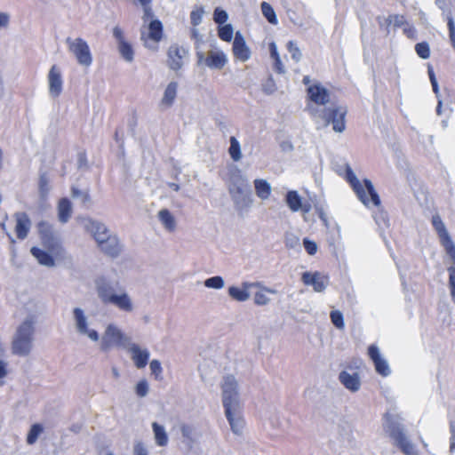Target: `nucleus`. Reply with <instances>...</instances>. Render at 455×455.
<instances>
[{
    "label": "nucleus",
    "mask_w": 455,
    "mask_h": 455,
    "mask_svg": "<svg viewBox=\"0 0 455 455\" xmlns=\"http://www.w3.org/2000/svg\"><path fill=\"white\" fill-rule=\"evenodd\" d=\"M114 139L116 143L119 144L120 148L124 147V134H123V129L121 127H118L116 129Z\"/></svg>",
    "instance_id": "nucleus-62"
},
{
    "label": "nucleus",
    "mask_w": 455,
    "mask_h": 455,
    "mask_svg": "<svg viewBox=\"0 0 455 455\" xmlns=\"http://www.w3.org/2000/svg\"><path fill=\"white\" fill-rule=\"evenodd\" d=\"M251 184L249 183L246 177L242 175L240 171H237L231 174L228 184V193L242 190L247 188H250Z\"/></svg>",
    "instance_id": "nucleus-29"
},
{
    "label": "nucleus",
    "mask_w": 455,
    "mask_h": 455,
    "mask_svg": "<svg viewBox=\"0 0 455 455\" xmlns=\"http://www.w3.org/2000/svg\"><path fill=\"white\" fill-rule=\"evenodd\" d=\"M329 284L328 277L315 272V291H323Z\"/></svg>",
    "instance_id": "nucleus-43"
},
{
    "label": "nucleus",
    "mask_w": 455,
    "mask_h": 455,
    "mask_svg": "<svg viewBox=\"0 0 455 455\" xmlns=\"http://www.w3.org/2000/svg\"><path fill=\"white\" fill-rule=\"evenodd\" d=\"M131 339L127 337L116 325L110 323L107 326L101 338L100 349L108 351L112 347H127Z\"/></svg>",
    "instance_id": "nucleus-8"
},
{
    "label": "nucleus",
    "mask_w": 455,
    "mask_h": 455,
    "mask_svg": "<svg viewBox=\"0 0 455 455\" xmlns=\"http://www.w3.org/2000/svg\"><path fill=\"white\" fill-rule=\"evenodd\" d=\"M132 355V360L138 369L146 367L148 363L150 353L147 348L141 349L139 345L130 342L127 347Z\"/></svg>",
    "instance_id": "nucleus-20"
},
{
    "label": "nucleus",
    "mask_w": 455,
    "mask_h": 455,
    "mask_svg": "<svg viewBox=\"0 0 455 455\" xmlns=\"http://www.w3.org/2000/svg\"><path fill=\"white\" fill-rule=\"evenodd\" d=\"M152 429L156 444L161 447L166 446L169 439L164 427L157 422H153Z\"/></svg>",
    "instance_id": "nucleus-32"
},
{
    "label": "nucleus",
    "mask_w": 455,
    "mask_h": 455,
    "mask_svg": "<svg viewBox=\"0 0 455 455\" xmlns=\"http://www.w3.org/2000/svg\"><path fill=\"white\" fill-rule=\"evenodd\" d=\"M16 220L15 232L20 240H24L28 237L31 228V220L26 212H19L14 214Z\"/></svg>",
    "instance_id": "nucleus-22"
},
{
    "label": "nucleus",
    "mask_w": 455,
    "mask_h": 455,
    "mask_svg": "<svg viewBox=\"0 0 455 455\" xmlns=\"http://www.w3.org/2000/svg\"><path fill=\"white\" fill-rule=\"evenodd\" d=\"M274 69L278 74H284L285 73L284 66L282 63V60H281L280 57L274 60Z\"/></svg>",
    "instance_id": "nucleus-64"
},
{
    "label": "nucleus",
    "mask_w": 455,
    "mask_h": 455,
    "mask_svg": "<svg viewBox=\"0 0 455 455\" xmlns=\"http://www.w3.org/2000/svg\"><path fill=\"white\" fill-rule=\"evenodd\" d=\"M373 218L375 220L376 224L379 228H387L389 225V220L385 212L381 210H378L377 212L374 213Z\"/></svg>",
    "instance_id": "nucleus-44"
},
{
    "label": "nucleus",
    "mask_w": 455,
    "mask_h": 455,
    "mask_svg": "<svg viewBox=\"0 0 455 455\" xmlns=\"http://www.w3.org/2000/svg\"><path fill=\"white\" fill-rule=\"evenodd\" d=\"M36 228L43 246L54 254H60L63 249L53 226L48 221L41 220Z\"/></svg>",
    "instance_id": "nucleus-7"
},
{
    "label": "nucleus",
    "mask_w": 455,
    "mask_h": 455,
    "mask_svg": "<svg viewBox=\"0 0 455 455\" xmlns=\"http://www.w3.org/2000/svg\"><path fill=\"white\" fill-rule=\"evenodd\" d=\"M85 230L92 235L100 251L111 259L118 258L123 251V244L117 235L112 233L108 227L98 220L87 219Z\"/></svg>",
    "instance_id": "nucleus-1"
},
{
    "label": "nucleus",
    "mask_w": 455,
    "mask_h": 455,
    "mask_svg": "<svg viewBox=\"0 0 455 455\" xmlns=\"http://www.w3.org/2000/svg\"><path fill=\"white\" fill-rule=\"evenodd\" d=\"M66 44L68 51L76 57L78 64L84 67H89L92 65V56L90 47L84 39L81 37H77L76 39L67 37Z\"/></svg>",
    "instance_id": "nucleus-11"
},
{
    "label": "nucleus",
    "mask_w": 455,
    "mask_h": 455,
    "mask_svg": "<svg viewBox=\"0 0 455 455\" xmlns=\"http://www.w3.org/2000/svg\"><path fill=\"white\" fill-rule=\"evenodd\" d=\"M233 53L241 61H246L251 57L250 48L247 46L244 37L237 31L233 42Z\"/></svg>",
    "instance_id": "nucleus-21"
},
{
    "label": "nucleus",
    "mask_w": 455,
    "mask_h": 455,
    "mask_svg": "<svg viewBox=\"0 0 455 455\" xmlns=\"http://www.w3.org/2000/svg\"><path fill=\"white\" fill-rule=\"evenodd\" d=\"M204 13L203 6L197 7L190 12V22L194 27L198 26L202 22Z\"/></svg>",
    "instance_id": "nucleus-48"
},
{
    "label": "nucleus",
    "mask_w": 455,
    "mask_h": 455,
    "mask_svg": "<svg viewBox=\"0 0 455 455\" xmlns=\"http://www.w3.org/2000/svg\"><path fill=\"white\" fill-rule=\"evenodd\" d=\"M415 51L419 57H420L423 60H427L430 56V47L427 42L418 43L415 45Z\"/></svg>",
    "instance_id": "nucleus-46"
},
{
    "label": "nucleus",
    "mask_w": 455,
    "mask_h": 455,
    "mask_svg": "<svg viewBox=\"0 0 455 455\" xmlns=\"http://www.w3.org/2000/svg\"><path fill=\"white\" fill-rule=\"evenodd\" d=\"M71 196L75 199H80L81 203L85 206L90 204L92 201L89 190H81L76 186L71 187Z\"/></svg>",
    "instance_id": "nucleus-36"
},
{
    "label": "nucleus",
    "mask_w": 455,
    "mask_h": 455,
    "mask_svg": "<svg viewBox=\"0 0 455 455\" xmlns=\"http://www.w3.org/2000/svg\"><path fill=\"white\" fill-rule=\"evenodd\" d=\"M188 52L185 48L180 47L178 44H172L168 50V66L172 70H179L182 68L183 58L187 55Z\"/></svg>",
    "instance_id": "nucleus-19"
},
{
    "label": "nucleus",
    "mask_w": 455,
    "mask_h": 455,
    "mask_svg": "<svg viewBox=\"0 0 455 455\" xmlns=\"http://www.w3.org/2000/svg\"><path fill=\"white\" fill-rule=\"evenodd\" d=\"M149 391V386L147 379L140 380L135 386V393L139 397H145Z\"/></svg>",
    "instance_id": "nucleus-51"
},
{
    "label": "nucleus",
    "mask_w": 455,
    "mask_h": 455,
    "mask_svg": "<svg viewBox=\"0 0 455 455\" xmlns=\"http://www.w3.org/2000/svg\"><path fill=\"white\" fill-rule=\"evenodd\" d=\"M178 83L175 81L170 82L166 86L164 96L160 101V108L162 109L170 108L177 97Z\"/></svg>",
    "instance_id": "nucleus-27"
},
{
    "label": "nucleus",
    "mask_w": 455,
    "mask_h": 455,
    "mask_svg": "<svg viewBox=\"0 0 455 455\" xmlns=\"http://www.w3.org/2000/svg\"><path fill=\"white\" fill-rule=\"evenodd\" d=\"M234 29L231 24L220 25L218 28L219 37L225 41L230 42L233 38Z\"/></svg>",
    "instance_id": "nucleus-40"
},
{
    "label": "nucleus",
    "mask_w": 455,
    "mask_h": 455,
    "mask_svg": "<svg viewBox=\"0 0 455 455\" xmlns=\"http://www.w3.org/2000/svg\"><path fill=\"white\" fill-rule=\"evenodd\" d=\"M225 415L230 425L232 432L237 435H242L245 423L243 418L240 414V407L230 408L229 413L228 411H225Z\"/></svg>",
    "instance_id": "nucleus-23"
},
{
    "label": "nucleus",
    "mask_w": 455,
    "mask_h": 455,
    "mask_svg": "<svg viewBox=\"0 0 455 455\" xmlns=\"http://www.w3.org/2000/svg\"><path fill=\"white\" fill-rule=\"evenodd\" d=\"M347 113V108L339 104L315 108L316 128L322 129L331 125L334 132L342 133L346 130Z\"/></svg>",
    "instance_id": "nucleus-3"
},
{
    "label": "nucleus",
    "mask_w": 455,
    "mask_h": 455,
    "mask_svg": "<svg viewBox=\"0 0 455 455\" xmlns=\"http://www.w3.org/2000/svg\"><path fill=\"white\" fill-rule=\"evenodd\" d=\"M72 215V204L69 199L61 198L58 204V219L61 223H67Z\"/></svg>",
    "instance_id": "nucleus-30"
},
{
    "label": "nucleus",
    "mask_w": 455,
    "mask_h": 455,
    "mask_svg": "<svg viewBox=\"0 0 455 455\" xmlns=\"http://www.w3.org/2000/svg\"><path fill=\"white\" fill-rule=\"evenodd\" d=\"M447 25L449 28L450 39L452 46L455 48V23L451 13L446 15Z\"/></svg>",
    "instance_id": "nucleus-54"
},
{
    "label": "nucleus",
    "mask_w": 455,
    "mask_h": 455,
    "mask_svg": "<svg viewBox=\"0 0 455 455\" xmlns=\"http://www.w3.org/2000/svg\"><path fill=\"white\" fill-rule=\"evenodd\" d=\"M221 389L222 403L225 411L229 413L230 408L240 407L238 384L233 375H227L223 378Z\"/></svg>",
    "instance_id": "nucleus-9"
},
{
    "label": "nucleus",
    "mask_w": 455,
    "mask_h": 455,
    "mask_svg": "<svg viewBox=\"0 0 455 455\" xmlns=\"http://www.w3.org/2000/svg\"><path fill=\"white\" fill-rule=\"evenodd\" d=\"M331 320L333 325L339 329L343 330L345 327L343 314L339 310H333L331 313Z\"/></svg>",
    "instance_id": "nucleus-47"
},
{
    "label": "nucleus",
    "mask_w": 455,
    "mask_h": 455,
    "mask_svg": "<svg viewBox=\"0 0 455 455\" xmlns=\"http://www.w3.org/2000/svg\"><path fill=\"white\" fill-rule=\"evenodd\" d=\"M158 218L162 224L168 230H173L175 228V220L172 213L167 209H163L158 212Z\"/></svg>",
    "instance_id": "nucleus-35"
},
{
    "label": "nucleus",
    "mask_w": 455,
    "mask_h": 455,
    "mask_svg": "<svg viewBox=\"0 0 455 455\" xmlns=\"http://www.w3.org/2000/svg\"><path fill=\"white\" fill-rule=\"evenodd\" d=\"M260 9L263 16L270 24L276 25L278 23L275 12L270 4L267 2H262L260 4Z\"/></svg>",
    "instance_id": "nucleus-34"
},
{
    "label": "nucleus",
    "mask_w": 455,
    "mask_h": 455,
    "mask_svg": "<svg viewBox=\"0 0 455 455\" xmlns=\"http://www.w3.org/2000/svg\"><path fill=\"white\" fill-rule=\"evenodd\" d=\"M149 367H150L151 373L155 376L156 379L159 380V379H163V377H162L163 368H162L160 361H158L156 359L152 360L150 362Z\"/></svg>",
    "instance_id": "nucleus-52"
},
{
    "label": "nucleus",
    "mask_w": 455,
    "mask_h": 455,
    "mask_svg": "<svg viewBox=\"0 0 455 455\" xmlns=\"http://www.w3.org/2000/svg\"><path fill=\"white\" fill-rule=\"evenodd\" d=\"M128 128L132 136L136 134V127L138 124V118L135 113H133L127 121Z\"/></svg>",
    "instance_id": "nucleus-57"
},
{
    "label": "nucleus",
    "mask_w": 455,
    "mask_h": 455,
    "mask_svg": "<svg viewBox=\"0 0 455 455\" xmlns=\"http://www.w3.org/2000/svg\"><path fill=\"white\" fill-rule=\"evenodd\" d=\"M338 104L335 94L319 83H315V108Z\"/></svg>",
    "instance_id": "nucleus-16"
},
{
    "label": "nucleus",
    "mask_w": 455,
    "mask_h": 455,
    "mask_svg": "<svg viewBox=\"0 0 455 455\" xmlns=\"http://www.w3.org/2000/svg\"><path fill=\"white\" fill-rule=\"evenodd\" d=\"M345 178L347 181L351 185L358 199L365 206L370 207L371 204L374 206H379V196L375 191L374 187L370 180L365 179L363 185L348 164H346Z\"/></svg>",
    "instance_id": "nucleus-6"
},
{
    "label": "nucleus",
    "mask_w": 455,
    "mask_h": 455,
    "mask_svg": "<svg viewBox=\"0 0 455 455\" xmlns=\"http://www.w3.org/2000/svg\"><path fill=\"white\" fill-rule=\"evenodd\" d=\"M197 64L204 63L212 69H222L228 62L226 54L221 51H211L205 58L202 51L196 52Z\"/></svg>",
    "instance_id": "nucleus-15"
},
{
    "label": "nucleus",
    "mask_w": 455,
    "mask_h": 455,
    "mask_svg": "<svg viewBox=\"0 0 455 455\" xmlns=\"http://www.w3.org/2000/svg\"><path fill=\"white\" fill-rule=\"evenodd\" d=\"M285 203L292 212L302 210L304 212H308L310 211V204L303 205L300 196L295 190L287 192Z\"/></svg>",
    "instance_id": "nucleus-26"
},
{
    "label": "nucleus",
    "mask_w": 455,
    "mask_h": 455,
    "mask_svg": "<svg viewBox=\"0 0 455 455\" xmlns=\"http://www.w3.org/2000/svg\"><path fill=\"white\" fill-rule=\"evenodd\" d=\"M191 38L195 40V47H196V52L200 51L199 50L200 44H203L204 41H203V36H202V35H200L197 28H193L191 29Z\"/></svg>",
    "instance_id": "nucleus-56"
},
{
    "label": "nucleus",
    "mask_w": 455,
    "mask_h": 455,
    "mask_svg": "<svg viewBox=\"0 0 455 455\" xmlns=\"http://www.w3.org/2000/svg\"><path fill=\"white\" fill-rule=\"evenodd\" d=\"M35 333V321L27 317L17 328L12 341V353L19 356H27L32 350Z\"/></svg>",
    "instance_id": "nucleus-4"
},
{
    "label": "nucleus",
    "mask_w": 455,
    "mask_h": 455,
    "mask_svg": "<svg viewBox=\"0 0 455 455\" xmlns=\"http://www.w3.org/2000/svg\"><path fill=\"white\" fill-rule=\"evenodd\" d=\"M432 224L437 232L441 243L444 247L450 259L455 258V243L451 240L444 223L438 214L432 217Z\"/></svg>",
    "instance_id": "nucleus-13"
},
{
    "label": "nucleus",
    "mask_w": 455,
    "mask_h": 455,
    "mask_svg": "<svg viewBox=\"0 0 455 455\" xmlns=\"http://www.w3.org/2000/svg\"><path fill=\"white\" fill-rule=\"evenodd\" d=\"M117 49L120 55L125 61L132 62L134 60L133 48L127 41H122L121 44H118Z\"/></svg>",
    "instance_id": "nucleus-33"
},
{
    "label": "nucleus",
    "mask_w": 455,
    "mask_h": 455,
    "mask_svg": "<svg viewBox=\"0 0 455 455\" xmlns=\"http://www.w3.org/2000/svg\"><path fill=\"white\" fill-rule=\"evenodd\" d=\"M43 431L44 427L41 424H33L27 435V443L29 445L34 444L37 441L39 435L43 433Z\"/></svg>",
    "instance_id": "nucleus-38"
},
{
    "label": "nucleus",
    "mask_w": 455,
    "mask_h": 455,
    "mask_svg": "<svg viewBox=\"0 0 455 455\" xmlns=\"http://www.w3.org/2000/svg\"><path fill=\"white\" fill-rule=\"evenodd\" d=\"M38 188H39L40 196L42 197L45 196L50 190L49 179H48L47 174L44 172L40 174Z\"/></svg>",
    "instance_id": "nucleus-45"
},
{
    "label": "nucleus",
    "mask_w": 455,
    "mask_h": 455,
    "mask_svg": "<svg viewBox=\"0 0 455 455\" xmlns=\"http://www.w3.org/2000/svg\"><path fill=\"white\" fill-rule=\"evenodd\" d=\"M341 384L351 392H356L360 389L361 380L357 372L349 373L342 371L339 375Z\"/></svg>",
    "instance_id": "nucleus-25"
},
{
    "label": "nucleus",
    "mask_w": 455,
    "mask_h": 455,
    "mask_svg": "<svg viewBox=\"0 0 455 455\" xmlns=\"http://www.w3.org/2000/svg\"><path fill=\"white\" fill-rule=\"evenodd\" d=\"M204 286L211 289L220 290L222 289L225 285V281L222 276L215 275L207 278L204 283Z\"/></svg>",
    "instance_id": "nucleus-41"
},
{
    "label": "nucleus",
    "mask_w": 455,
    "mask_h": 455,
    "mask_svg": "<svg viewBox=\"0 0 455 455\" xmlns=\"http://www.w3.org/2000/svg\"><path fill=\"white\" fill-rule=\"evenodd\" d=\"M228 19V12L220 7H216L213 12V20L215 23L223 25Z\"/></svg>",
    "instance_id": "nucleus-49"
},
{
    "label": "nucleus",
    "mask_w": 455,
    "mask_h": 455,
    "mask_svg": "<svg viewBox=\"0 0 455 455\" xmlns=\"http://www.w3.org/2000/svg\"><path fill=\"white\" fill-rule=\"evenodd\" d=\"M368 355L374 363L376 371L382 376H388L390 369L387 362L381 356L379 349L375 345H371L368 348Z\"/></svg>",
    "instance_id": "nucleus-18"
},
{
    "label": "nucleus",
    "mask_w": 455,
    "mask_h": 455,
    "mask_svg": "<svg viewBox=\"0 0 455 455\" xmlns=\"http://www.w3.org/2000/svg\"><path fill=\"white\" fill-rule=\"evenodd\" d=\"M30 253L40 265L48 267H52L55 266V261L53 257L51 255V251H46L36 246H33L30 249Z\"/></svg>",
    "instance_id": "nucleus-28"
},
{
    "label": "nucleus",
    "mask_w": 455,
    "mask_h": 455,
    "mask_svg": "<svg viewBox=\"0 0 455 455\" xmlns=\"http://www.w3.org/2000/svg\"><path fill=\"white\" fill-rule=\"evenodd\" d=\"M73 315L76 330L80 335L87 336L92 341H98L100 339L98 331L88 327V320L82 308L75 307L73 309Z\"/></svg>",
    "instance_id": "nucleus-14"
},
{
    "label": "nucleus",
    "mask_w": 455,
    "mask_h": 455,
    "mask_svg": "<svg viewBox=\"0 0 455 455\" xmlns=\"http://www.w3.org/2000/svg\"><path fill=\"white\" fill-rule=\"evenodd\" d=\"M285 245L288 248L295 249L299 247V238L294 234L288 233L285 235Z\"/></svg>",
    "instance_id": "nucleus-53"
},
{
    "label": "nucleus",
    "mask_w": 455,
    "mask_h": 455,
    "mask_svg": "<svg viewBox=\"0 0 455 455\" xmlns=\"http://www.w3.org/2000/svg\"><path fill=\"white\" fill-rule=\"evenodd\" d=\"M275 84L271 77L268 78L265 84H263V91L267 94L273 93L275 91Z\"/></svg>",
    "instance_id": "nucleus-61"
},
{
    "label": "nucleus",
    "mask_w": 455,
    "mask_h": 455,
    "mask_svg": "<svg viewBox=\"0 0 455 455\" xmlns=\"http://www.w3.org/2000/svg\"><path fill=\"white\" fill-rule=\"evenodd\" d=\"M256 285L255 283L243 282L241 287L234 285L228 287V293L232 299L237 302H244L250 298L249 289Z\"/></svg>",
    "instance_id": "nucleus-24"
},
{
    "label": "nucleus",
    "mask_w": 455,
    "mask_h": 455,
    "mask_svg": "<svg viewBox=\"0 0 455 455\" xmlns=\"http://www.w3.org/2000/svg\"><path fill=\"white\" fill-rule=\"evenodd\" d=\"M451 266L447 267V271L449 273V289L451 299L452 302L455 304V258L451 259Z\"/></svg>",
    "instance_id": "nucleus-37"
},
{
    "label": "nucleus",
    "mask_w": 455,
    "mask_h": 455,
    "mask_svg": "<svg viewBox=\"0 0 455 455\" xmlns=\"http://www.w3.org/2000/svg\"><path fill=\"white\" fill-rule=\"evenodd\" d=\"M133 455H148V451L145 445L142 443L139 442L134 444Z\"/></svg>",
    "instance_id": "nucleus-60"
},
{
    "label": "nucleus",
    "mask_w": 455,
    "mask_h": 455,
    "mask_svg": "<svg viewBox=\"0 0 455 455\" xmlns=\"http://www.w3.org/2000/svg\"><path fill=\"white\" fill-rule=\"evenodd\" d=\"M11 21V15L8 12H0V31L8 28Z\"/></svg>",
    "instance_id": "nucleus-59"
},
{
    "label": "nucleus",
    "mask_w": 455,
    "mask_h": 455,
    "mask_svg": "<svg viewBox=\"0 0 455 455\" xmlns=\"http://www.w3.org/2000/svg\"><path fill=\"white\" fill-rule=\"evenodd\" d=\"M143 8L142 20L147 22L148 20L154 17V12L152 9V0H136Z\"/></svg>",
    "instance_id": "nucleus-42"
},
{
    "label": "nucleus",
    "mask_w": 455,
    "mask_h": 455,
    "mask_svg": "<svg viewBox=\"0 0 455 455\" xmlns=\"http://www.w3.org/2000/svg\"><path fill=\"white\" fill-rule=\"evenodd\" d=\"M303 83L307 85V98L308 100L307 110L310 113H313V108L311 107V103L313 102V84H310V77L309 76H305L303 78Z\"/></svg>",
    "instance_id": "nucleus-50"
},
{
    "label": "nucleus",
    "mask_w": 455,
    "mask_h": 455,
    "mask_svg": "<svg viewBox=\"0 0 455 455\" xmlns=\"http://www.w3.org/2000/svg\"><path fill=\"white\" fill-rule=\"evenodd\" d=\"M113 36L116 39L117 44L122 41H126L123 30L117 26L113 28Z\"/></svg>",
    "instance_id": "nucleus-63"
},
{
    "label": "nucleus",
    "mask_w": 455,
    "mask_h": 455,
    "mask_svg": "<svg viewBox=\"0 0 455 455\" xmlns=\"http://www.w3.org/2000/svg\"><path fill=\"white\" fill-rule=\"evenodd\" d=\"M234 207L239 215L247 212L253 204L251 187L229 193Z\"/></svg>",
    "instance_id": "nucleus-12"
},
{
    "label": "nucleus",
    "mask_w": 455,
    "mask_h": 455,
    "mask_svg": "<svg viewBox=\"0 0 455 455\" xmlns=\"http://www.w3.org/2000/svg\"><path fill=\"white\" fill-rule=\"evenodd\" d=\"M253 183L257 196L261 200L268 199L272 191L270 183L263 179H256Z\"/></svg>",
    "instance_id": "nucleus-31"
},
{
    "label": "nucleus",
    "mask_w": 455,
    "mask_h": 455,
    "mask_svg": "<svg viewBox=\"0 0 455 455\" xmlns=\"http://www.w3.org/2000/svg\"><path fill=\"white\" fill-rule=\"evenodd\" d=\"M383 429L393 439L394 444L405 455H418L414 445L404 433L403 426L395 416L389 413L385 415Z\"/></svg>",
    "instance_id": "nucleus-5"
},
{
    "label": "nucleus",
    "mask_w": 455,
    "mask_h": 455,
    "mask_svg": "<svg viewBox=\"0 0 455 455\" xmlns=\"http://www.w3.org/2000/svg\"><path fill=\"white\" fill-rule=\"evenodd\" d=\"M228 152L230 157L235 162L239 161L242 157L240 143L233 136L230 138V147Z\"/></svg>",
    "instance_id": "nucleus-39"
},
{
    "label": "nucleus",
    "mask_w": 455,
    "mask_h": 455,
    "mask_svg": "<svg viewBox=\"0 0 455 455\" xmlns=\"http://www.w3.org/2000/svg\"><path fill=\"white\" fill-rule=\"evenodd\" d=\"M269 300V298L262 291H257L254 295V303L258 306H265L268 304Z\"/></svg>",
    "instance_id": "nucleus-55"
},
{
    "label": "nucleus",
    "mask_w": 455,
    "mask_h": 455,
    "mask_svg": "<svg viewBox=\"0 0 455 455\" xmlns=\"http://www.w3.org/2000/svg\"><path fill=\"white\" fill-rule=\"evenodd\" d=\"M49 94L52 98H58L63 90V79L60 68L52 65L48 73Z\"/></svg>",
    "instance_id": "nucleus-17"
},
{
    "label": "nucleus",
    "mask_w": 455,
    "mask_h": 455,
    "mask_svg": "<svg viewBox=\"0 0 455 455\" xmlns=\"http://www.w3.org/2000/svg\"><path fill=\"white\" fill-rule=\"evenodd\" d=\"M95 286L103 304L114 305L123 312L130 313L133 310L131 297L118 282L101 276L95 281Z\"/></svg>",
    "instance_id": "nucleus-2"
},
{
    "label": "nucleus",
    "mask_w": 455,
    "mask_h": 455,
    "mask_svg": "<svg viewBox=\"0 0 455 455\" xmlns=\"http://www.w3.org/2000/svg\"><path fill=\"white\" fill-rule=\"evenodd\" d=\"M164 28L162 22L157 20H152L148 26V32L140 31V40L143 42V45L156 52L159 49V42L163 38Z\"/></svg>",
    "instance_id": "nucleus-10"
},
{
    "label": "nucleus",
    "mask_w": 455,
    "mask_h": 455,
    "mask_svg": "<svg viewBox=\"0 0 455 455\" xmlns=\"http://www.w3.org/2000/svg\"><path fill=\"white\" fill-rule=\"evenodd\" d=\"M287 47L291 54L292 59H294L296 61H299L301 57V53L296 44L290 41L287 44Z\"/></svg>",
    "instance_id": "nucleus-58"
}]
</instances>
